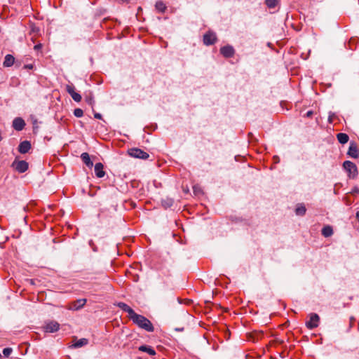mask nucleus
I'll return each mask as SVG.
<instances>
[{
    "label": "nucleus",
    "instance_id": "nucleus-28",
    "mask_svg": "<svg viewBox=\"0 0 359 359\" xmlns=\"http://www.w3.org/2000/svg\"><path fill=\"white\" fill-rule=\"evenodd\" d=\"M41 48H42V44L41 43H39V44H36V45L34 46V49L35 50H39L41 49Z\"/></svg>",
    "mask_w": 359,
    "mask_h": 359
},
{
    "label": "nucleus",
    "instance_id": "nucleus-5",
    "mask_svg": "<svg viewBox=\"0 0 359 359\" xmlns=\"http://www.w3.org/2000/svg\"><path fill=\"white\" fill-rule=\"evenodd\" d=\"M60 328V324L56 321H50L47 323L43 329L45 332L53 333L57 332Z\"/></svg>",
    "mask_w": 359,
    "mask_h": 359
},
{
    "label": "nucleus",
    "instance_id": "nucleus-25",
    "mask_svg": "<svg viewBox=\"0 0 359 359\" xmlns=\"http://www.w3.org/2000/svg\"><path fill=\"white\" fill-rule=\"evenodd\" d=\"M156 8L160 12H164L166 6L162 1H157L156 3Z\"/></svg>",
    "mask_w": 359,
    "mask_h": 359
},
{
    "label": "nucleus",
    "instance_id": "nucleus-13",
    "mask_svg": "<svg viewBox=\"0 0 359 359\" xmlns=\"http://www.w3.org/2000/svg\"><path fill=\"white\" fill-rule=\"evenodd\" d=\"M25 126V121L21 118H15L13 121V127L16 130H22Z\"/></svg>",
    "mask_w": 359,
    "mask_h": 359
},
{
    "label": "nucleus",
    "instance_id": "nucleus-12",
    "mask_svg": "<svg viewBox=\"0 0 359 359\" xmlns=\"http://www.w3.org/2000/svg\"><path fill=\"white\" fill-rule=\"evenodd\" d=\"M94 170L97 177L102 178L105 175V172L104 171V165L102 163H97L95 165Z\"/></svg>",
    "mask_w": 359,
    "mask_h": 359
},
{
    "label": "nucleus",
    "instance_id": "nucleus-8",
    "mask_svg": "<svg viewBox=\"0 0 359 359\" xmlns=\"http://www.w3.org/2000/svg\"><path fill=\"white\" fill-rule=\"evenodd\" d=\"M343 166L344 169L349 173V175H353L354 177L357 174V167L356 165L349 161H346L343 163Z\"/></svg>",
    "mask_w": 359,
    "mask_h": 359
},
{
    "label": "nucleus",
    "instance_id": "nucleus-21",
    "mask_svg": "<svg viewBox=\"0 0 359 359\" xmlns=\"http://www.w3.org/2000/svg\"><path fill=\"white\" fill-rule=\"evenodd\" d=\"M333 234L332 228L330 226H325L322 229V235L325 237H330Z\"/></svg>",
    "mask_w": 359,
    "mask_h": 359
},
{
    "label": "nucleus",
    "instance_id": "nucleus-17",
    "mask_svg": "<svg viewBox=\"0 0 359 359\" xmlns=\"http://www.w3.org/2000/svg\"><path fill=\"white\" fill-rule=\"evenodd\" d=\"M15 62V58L13 55L8 54L5 56V59L4 61V67H11Z\"/></svg>",
    "mask_w": 359,
    "mask_h": 359
},
{
    "label": "nucleus",
    "instance_id": "nucleus-18",
    "mask_svg": "<svg viewBox=\"0 0 359 359\" xmlns=\"http://www.w3.org/2000/svg\"><path fill=\"white\" fill-rule=\"evenodd\" d=\"M81 158L83 161V162L88 166V167H92L93 163L90 160V156L88 153H83L81 156Z\"/></svg>",
    "mask_w": 359,
    "mask_h": 359
},
{
    "label": "nucleus",
    "instance_id": "nucleus-20",
    "mask_svg": "<svg viewBox=\"0 0 359 359\" xmlns=\"http://www.w3.org/2000/svg\"><path fill=\"white\" fill-rule=\"evenodd\" d=\"M88 341L87 339H85V338H82V339H80L79 340H76L74 344L72 345V346L74 348H81L85 345H86L88 344Z\"/></svg>",
    "mask_w": 359,
    "mask_h": 359
},
{
    "label": "nucleus",
    "instance_id": "nucleus-7",
    "mask_svg": "<svg viewBox=\"0 0 359 359\" xmlns=\"http://www.w3.org/2000/svg\"><path fill=\"white\" fill-rule=\"evenodd\" d=\"M66 90L75 102H79L81 100V95L79 93L75 92V88L73 85H67Z\"/></svg>",
    "mask_w": 359,
    "mask_h": 359
},
{
    "label": "nucleus",
    "instance_id": "nucleus-32",
    "mask_svg": "<svg viewBox=\"0 0 359 359\" xmlns=\"http://www.w3.org/2000/svg\"><path fill=\"white\" fill-rule=\"evenodd\" d=\"M25 68L32 69L33 65H25Z\"/></svg>",
    "mask_w": 359,
    "mask_h": 359
},
{
    "label": "nucleus",
    "instance_id": "nucleus-1",
    "mask_svg": "<svg viewBox=\"0 0 359 359\" xmlns=\"http://www.w3.org/2000/svg\"><path fill=\"white\" fill-rule=\"evenodd\" d=\"M130 319L140 328L144 329L147 332L154 331V326L152 323L146 317L135 313L133 316H131Z\"/></svg>",
    "mask_w": 359,
    "mask_h": 359
},
{
    "label": "nucleus",
    "instance_id": "nucleus-10",
    "mask_svg": "<svg viewBox=\"0 0 359 359\" xmlns=\"http://www.w3.org/2000/svg\"><path fill=\"white\" fill-rule=\"evenodd\" d=\"M221 54L225 57H231L234 55V49L231 46H225L220 48Z\"/></svg>",
    "mask_w": 359,
    "mask_h": 359
},
{
    "label": "nucleus",
    "instance_id": "nucleus-15",
    "mask_svg": "<svg viewBox=\"0 0 359 359\" xmlns=\"http://www.w3.org/2000/svg\"><path fill=\"white\" fill-rule=\"evenodd\" d=\"M117 306L123 311L127 312L129 315L130 318H131V316L135 313L134 310L124 302H119L118 303Z\"/></svg>",
    "mask_w": 359,
    "mask_h": 359
},
{
    "label": "nucleus",
    "instance_id": "nucleus-30",
    "mask_svg": "<svg viewBox=\"0 0 359 359\" xmlns=\"http://www.w3.org/2000/svg\"><path fill=\"white\" fill-rule=\"evenodd\" d=\"M94 116L97 119H101L102 118V115L100 114H99V113H95L94 114Z\"/></svg>",
    "mask_w": 359,
    "mask_h": 359
},
{
    "label": "nucleus",
    "instance_id": "nucleus-3",
    "mask_svg": "<svg viewBox=\"0 0 359 359\" xmlns=\"http://www.w3.org/2000/svg\"><path fill=\"white\" fill-rule=\"evenodd\" d=\"M12 167L20 173H23L28 170L29 165L25 161L15 160L12 163Z\"/></svg>",
    "mask_w": 359,
    "mask_h": 359
},
{
    "label": "nucleus",
    "instance_id": "nucleus-19",
    "mask_svg": "<svg viewBox=\"0 0 359 359\" xmlns=\"http://www.w3.org/2000/svg\"><path fill=\"white\" fill-rule=\"evenodd\" d=\"M337 137L339 142L341 144H343L348 142V141L349 140L348 135H346V133H338L337 135Z\"/></svg>",
    "mask_w": 359,
    "mask_h": 359
},
{
    "label": "nucleus",
    "instance_id": "nucleus-24",
    "mask_svg": "<svg viewBox=\"0 0 359 359\" xmlns=\"http://www.w3.org/2000/svg\"><path fill=\"white\" fill-rule=\"evenodd\" d=\"M278 1L279 0H265V4L268 8H274L277 6Z\"/></svg>",
    "mask_w": 359,
    "mask_h": 359
},
{
    "label": "nucleus",
    "instance_id": "nucleus-2",
    "mask_svg": "<svg viewBox=\"0 0 359 359\" xmlns=\"http://www.w3.org/2000/svg\"><path fill=\"white\" fill-rule=\"evenodd\" d=\"M128 154L132 157L140 159H147L149 157V154L138 148L129 149Z\"/></svg>",
    "mask_w": 359,
    "mask_h": 359
},
{
    "label": "nucleus",
    "instance_id": "nucleus-11",
    "mask_svg": "<svg viewBox=\"0 0 359 359\" xmlns=\"http://www.w3.org/2000/svg\"><path fill=\"white\" fill-rule=\"evenodd\" d=\"M347 154L353 158L358 157V150L357 144L355 142H351Z\"/></svg>",
    "mask_w": 359,
    "mask_h": 359
},
{
    "label": "nucleus",
    "instance_id": "nucleus-29",
    "mask_svg": "<svg viewBox=\"0 0 359 359\" xmlns=\"http://www.w3.org/2000/svg\"><path fill=\"white\" fill-rule=\"evenodd\" d=\"M313 115V111H308L306 114H305V116L306 117H311V116Z\"/></svg>",
    "mask_w": 359,
    "mask_h": 359
},
{
    "label": "nucleus",
    "instance_id": "nucleus-27",
    "mask_svg": "<svg viewBox=\"0 0 359 359\" xmlns=\"http://www.w3.org/2000/svg\"><path fill=\"white\" fill-rule=\"evenodd\" d=\"M13 352V349L11 348H5L3 350V354L5 357H8L11 353Z\"/></svg>",
    "mask_w": 359,
    "mask_h": 359
},
{
    "label": "nucleus",
    "instance_id": "nucleus-22",
    "mask_svg": "<svg viewBox=\"0 0 359 359\" xmlns=\"http://www.w3.org/2000/svg\"><path fill=\"white\" fill-rule=\"evenodd\" d=\"M306 209L303 204H299L295 209V213L297 215L303 216L305 215Z\"/></svg>",
    "mask_w": 359,
    "mask_h": 359
},
{
    "label": "nucleus",
    "instance_id": "nucleus-14",
    "mask_svg": "<svg viewBox=\"0 0 359 359\" xmlns=\"http://www.w3.org/2000/svg\"><path fill=\"white\" fill-rule=\"evenodd\" d=\"M31 149V144L29 141L22 142L18 147V151L21 154H26Z\"/></svg>",
    "mask_w": 359,
    "mask_h": 359
},
{
    "label": "nucleus",
    "instance_id": "nucleus-16",
    "mask_svg": "<svg viewBox=\"0 0 359 359\" xmlns=\"http://www.w3.org/2000/svg\"><path fill=\"white\" fill-rule=\"evenodd\" d=\"M138 350L142 352L147 353L150 355H155L156 354V351L151 346L147 345L140 346Z\"/></svg>",
    "mask_w": 359,
    "mask_h": 359
},
{
    "label": "nucleus",
    "instance_id": "nucleus-26",
    "mask_svg": "<svg viewBox=\"0 0 359 359\" xmlns=\"http://www.w3.org/2000/svg\"><path fill=\"white\" fill-rule=\"evenodd\" d=\"M74 114L76 117L80 118L83 115V111L81 109L77 108L74 110Z\"/></svg>",
    "mask_w": 359,
    "mask_h": 359
},
{
    "label": "nucleus",
    "instance_id": "nucleus-9",
    "mask_svg": "<svg viewBox=\"0 0 359 359\" xmlns=\"http://www.w3.org/2000/svg\"><path fill=\"white\" fill-rule=\"evenodd\" d=\"M216 40V34L214 32H208L203 36V43L207 46L214 44Z\"/></svg>",
    "mask_w": 359,
    "mask_h": 359
},
{
    "label": "nucleus",
    "instance_id": "nucleus-4",
    "mask_svg": "<svg viewBox=\"0 0 359 359\" xmlns=\"http://www.w3.org/2000/svg\"><path fill=\"white\" fill-rule=\"evenodd\" d=\"M319 320L320 318L318 314L311 313L310 315V319L308 322H306V325L309 329L312 330L318 326Z\"/></svg>",
    "mask_w": 359,
    "mask_h": 359
},
{
    "label": "nucleus",
    "instance_id": "nucleus-6",
    "mask_svg": "<svg viewBox=\"0 0 359 359\" xmlns=\"http://www.w3.org/2000/svg\"><path fill=\"white\" fill-rule=\"evenodd\" d=\"M86 299H79L72 302L67 307L69 310L77 311L83 308L86 304Z\"/></svg>",
    "mask_w": 359,
    "mask_h": 359
},
{
    "label": "nucleus",
    "instance_id": "nucleus-23",
    "mask_svg": "<svg viewBox=\"0 0 359 359\" xmlns=\"http://www.w3.org/2000/svg\"><path fill=\"white\" fill-rule=\"evenodd\" d=\"M161 203L165 208H168L173 205L174 201L172 198H167L165 199H163Z\"/></svg>",
    "mask_w": 359,
    "mask_h": 359
},
{
    "label": "nucleus",
    "instance_id": "nucleus-34",
    "mask_svg": "<svg viewBox=\"0 0 359 359\" xmlns=\"http://www.w3.org/2000/svg\"><path fill=\"white\" fill-rule=\"evenodd\" d=\"M1 358V354L0 353V358Z\"/></svg>",
    "mask_w": 359,
    "mask_h": 359
},
{
    "label": "nucleus",
    "instance_id": "nucleus-33",
    "mask_svg": "<svg viewBox=\"0 0 359 359\" xmlns=\"http://www.w3.org/2000/svg\"><path fill=\"white\" fill-rule=\"evenodd\" d=\"M356 217H357V219H358V221H359V211H358V212H356Z\"/></svg>",
    "mask_w": 359,
    "mask_h": 359
},
{
    "label": "nucleus",
    "instance_id": "nucleus-31",
    "mask_svg": "<svg viewBox=\"0 0 359 359\" xmlns=\"http://www.w3.org/2000/svg\"><path fill=\"white\" fill-rule=\"evenodd\" d=\"M334 116V114H332L330 113V114L329 115V117H328V121L330 123H332V116Z\"/></svg>",
    "mask_w": 359,
    "mask_h": 359
}]
</instances>
